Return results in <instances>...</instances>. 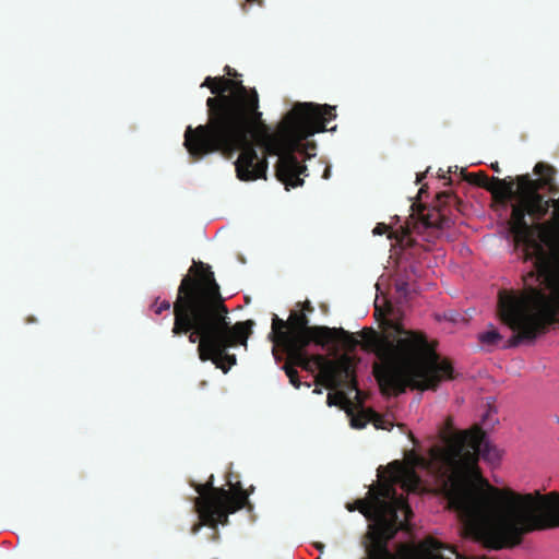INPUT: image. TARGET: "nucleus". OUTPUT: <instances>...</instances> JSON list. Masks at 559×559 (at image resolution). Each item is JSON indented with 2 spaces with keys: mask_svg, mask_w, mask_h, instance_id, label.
<instances>
[{
  "mask_svg": "<svg viewBox=\"0 0 559 559\" xmlns=\"http://www.w3.org/2000/svg\"><path fill=\"white\" fill-rule=\"evenodd\" d=\"M333 341H342L348 348L360 345L373 352L380 360L376 366V377L384 389L412 386L425 390L452 373L451 367L438 360L424 337L399 326L383 334L365 330L354 337L342 329L308 328L305 317L293 323L294 353L311 342L326 345Z\"/></svg>",
  "mask_w": 559,
  "mask_h": 559,
  "instance_id": "obj_2",
  "label": "nucleus"
},
{
  "mask_svg": "<svg viewBox=\"0 0 559 559\" xmlns=\"http://www.w3.org/2000/svg\"><path fill=\"white\" fill-rule=\"evenodd\" d=\"M373 234H377V235H381L383 234V229L381 226H377L374 229H373Z\"/></svg>",
  "mask_w": 559,
  "mask_h": 559,
  "instance_id": "obj_15",
  "label": "nucleus"
},
{
  "mask_svg": "<svg viewBox=\"0 0 559 559\" xmlns=\"http://www.w3.org/2000/svg\"><path fill=\"white\" fill-rule=\"evenodd\" d=\"M304 316H290L287 322L275 317L272 322V334L274 342L284 346L289 353H294L293 348V323L298 322Z\"/></svg>",
  "mask_w": 559,
  "mask_h": 559,
  "instance_id": "obj_9",
  "label": "nucleus"
},
{
  "mask_svg": "<svg viewBox=\"0 0 559 559\" xmlns=\"http://www.w3.org/2000/svg\"><path fill=\"white\" fill-rule=\"evenodd\" d=\"M197 501L201 520L204 524L215 526L224 523L229 513L245 504L246 493L238 484L229 485V489H214L212 480L198 487Z\"/></svg>",
  "mask_w": 559,
  "mask_h": 559,
  "instance_id": "obj_7",
  "label": "nucleus"
},
{
  "mask_svg": "<svg viewBox=\"0 0 559 559\" xmlns=\"http://www.w3.org/2000/svg\"><path fill=\"white\" fill-rule=\"evenodd\" d=\"M201 86L209 87L218 97L207 99L212 111L209 123L195 129L189 127L186 131L185 145L190 154L206 155L239 147L241 153L236 162L238 178H264L267 163L263 154L259 156L247 144L250 135L266 152L280 157L277 177L286 187L302 185L300 175L304 168L290 154L300 147L304 140L325 130L326 124L335 118L332 107L312 103L297 104L276 131L267 132L255 130L261 116L255 91H247L230 80L212 78H206Z\"/></svg>",
  "mask_w": 559,
  "mask_h": 559,
  "instance_id": "obj_1",
  "label": "nucleus"
},
{
  "mask_svg": "<svg viewBox=\"0 0 559 559\" xmlns=\"http://www.w3.org/2000/svg\"><path fill=\"white\" fill-rule=\"evenodd\" d=\"M491 519H473L474 537L492 548L513 545L528 531L559 527V491L511 495Z\"/></svg>",
  "mask_w": 559,
  "mask_h": 559,
  "instance_id": "obj_6",
  "label": "nucleus"
},
{
  "mask_svg": "<svg viewBox=\"0 0 559 559\" xmlns=\"http://www.w3.org/2000/svg\"><path fill=\"white\" fill-rule=\"evenodd\" d=\"M287 374L290 378L292 383H294L296 386H298L294 380V372L292 370H287Z\"/></svg>",
  "mask_w": 559,
  "mask_h": 559,
  "instance_id": "obj_14",
  "label": "nucleus"
},
{
  "mask_svg": "<svg viewBox=\"0 0 559 559\" xmlns=\"http://www.w3.org/2000/svg\"><path fill=\"white\" fill-rule=\"evenodd\" d=\"M170 308V304L168 301H163L156 309V313L159 314L163 310H168Z\"/></svg>",
  "mask_w": 559,
  "mask_h": 559,
  "instance_id": "obj_13",
  "label": "nucleus"
},
{
  "mask_svg": "<svg viewBox=\"0 0 559 559\" xmlns=\"http://www.w3.org/2000/svg\"><path fill=\"white\" fill-rule=\"evenodd\" d=\"M227 358H228V360H229L230 365H233V364H235V362H236L235 357H227Z\"/></svg>",
  "mask_w": 559,
  "mask_h": 559,
  "instance_id": "obj_16",
  "label": "nucleus"
},
{
  "mask_svg": "<svg viewBox=\"0 0 559 559\" xmlns=\"http://www.w3.org/2000/svg\"><path fill=\"white\" fill-rule=\"evenodd\" d=\"M503 340L498 329L489 323L487 330L478 335V341L485 346H498Z\"/></svg>",
  "mask_w": 559,
  "mask_h": 559,
  "instance_id": "obj_11",
  "label": "nucleus"
},
{
  "mask_svg": "<svg viewBox=\"0 0 559 559\" xmlns=\"http://www.w3.org/2000/svg\"><path fill=\"white\" fill-rule=\"evenodd\" d=\"M175 305V334L191 331L189 341H199L201 360H211L227 371L223 365L225 350L234 345H246L252 323L250 321L228 328L225 308L218 294L213 273L201 265L194 281L183 280Z\"/></svg>",
  "mask_w": 559,
  "mask_h": 559,
  "instance_id": "obj_4",
  "label": "nucleus"
},
{
  "mask_svg": "<svg viewBox=\"0 0 559 559\" xmlns=\"http://www.w3.org/2000/svg\"><path fill=\"white\" fill-rule=\"evenodd\" d=\"M478 454L490 465L498 464L502 456L479 428L455 433L444 448L431 452V464L442 465L448 473L443 490L473 536V519L491 521L502 507L501 500L511 496L499 492L480 476Z\"/></svg>",
  "mask_w": 559,
  "mask_h": 559,
  "instance_id": "obj_3",
  "label": "nucleus"
},
{
  "mask_svg": "<svg viewBox=\"0 0 559 559\" xmlns=\"http://www.w3.org/2000/svg\"><path fill=\"white\" fill-rule=\"evenodd\" d=\"M320 377L329 388L350 384L348 395L353 394L358 399L359 392L354 382V362L347 355L332 361H324L320 367Z\"/></svg>",
  "mask_w": 559,
  "mask_h": 559,
  "instance_id": "obj_8",
  "label": "nucleus"
},
{
  "mask_svg": "<svg viewBox=\"0 0 559 559\" xmlns=\"http://www.w3.org/2000/svg\"><path fill=\"white\" fill-rule=\"evenodd\" d=\"M368 423H372L376 429L390 430L393 427L389 418L379 417L371 411H361L358 415H352L350 417V425L356 429L364 428Z\"/></svg>",
  "mask_w": 559,
  "mask_h": 559,
  "instance_id": "obj_10",
  "label": "nucleus"
},
{
  "mask_svg": "<svg viewBox=\"0 0 559 559\" xmlns=\"http://www.w3.org/2000/svg\"><path fill=\"white\" fill-rule=\"evenodd\" d=\"M424 466L425 461L413 453L403 463H391L379 474L378 486L359 502V511L372 520L368 532V559H444L439 552L440 545L431 539L418 547H402L396 555L385 549L386 542L399 528L406 526L411 516L408 504L395 495L393 485L401 484L408 491L415 490L418 486L415 469Z\"/></svg>",
  "mask_w": 559,
  "mask_h": 559,
  "instance_id": "obj_5",
  "label": "nucleus"
},
{
  "mask_svg": "<svg viewBox=\"0 0 559 559\" xmlns=\"http://www.w3.org/2000/svg\"><path fill=\"white\" fill-rule=\"evenodd\" d=\"M348 400L349 396H346L344 392L330 393L328 396L329 405H338L349 415L350 411L348 408Z\"/></svg>",
  "mask_w": 559,
  "mask_h": 559,
  "instance_id": "obj_12",
  "label": "nucleus"
}]
</instances>
